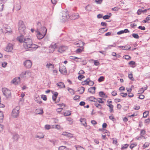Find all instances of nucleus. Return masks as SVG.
Returning a JSON list of instances; mask_svg holds the SVG:
<instances>
[{"label":"nucleus","mask_w":150,"mask_h":150,"mask_svg":"<svg viewBox=\"0 0 150 150\" xmlns=\"http://www.w3.org/2000/svg\"><path fill=\"white\" fill-rule=\"evenodd\" d=\"M57 85L60 88H65V85L64 83L62 82H59L57 83Z\"/></svg>","instance_id":"23"},{"label":"nucleus","mask_w":150,"mask_h":150,"mask_svg":"<svg viewBox=\"0 0 150 150\" xmlns=\"http://www.w3.org/2000/svg\"><path fill=\"white\" fill-rule=\"evenodd\" d=\"M82 83L83 85H88V81L86 80L82 82Z\"/></svg>","instance_id":"56"},{"label":"nucleus","mask_w":150,"mask_h":150,"mask_svg":"<svg viewBox=\"0 0 150 150\" xmlns=\"http://www.w3.org/2000/svg\"><path fill=\"white\" fill-rule=\"evenodd\" d=\"M35 32L36 33V36L38 39H41L43 38L45 35H44V34L43 33H41L40 32L38 31H36Z\"/></svg>","instance_id":"12"},{"label":"nucleus","mask_w":150,"mask_h":150,"mask_svg":"<svg viewBox=\"0 0 150 150\" xmlns=\"http://www.w3.org/2000/svg\"><path fill=\"white\" fill-rule=\"evenodd\" d=\"M41 98L44 100H47V97L46 95H42L41 96Z\"/></svg>","instance_id":"51"},{"label":"nucleus","mask_w":150,"mask_h":150,"mask_svg":"<svg viewBox=\"0 0 150 150\" xmlns=\"http://www.w3.org/2000/svg\"><path fill=\"white\" fill-rule=\"evenodd\" d=\"M35 112L37 114L42 115L43 113V109L41 108H39L36 109Z\"/></svg>","instance_id":"17"},{"label":"nucleus","mask_w":150,"mask_h":150,"mask_svg":"<svg viewBox=\"0 0 150 150\" xmlns=\"http://www.w3.org/2000/svg\"><path fill=\"white\" fill-rule=\"evenodd\" d=\"M120 95L123 97H125L127 95V94L126 93H121Z\"/></svg>","instance_id":"64"},{"label":"nucleus","mask_w":150,"mask_h":150,"mask_svg":"<svg viewBox=\"0 0 150 150\" xmlns=\"http://www.w3.org/2000/svg\"><path fill=\"white\" fill-rule=\"evenodd\" d=\"M97 102H98L99 103H104L102 98H98L97 99Z\"/></svg>","instance_id":"62"},{"label":"nucleus","mask_w":150,"mask_h":150,"mask_svg":"<svg viewBox=\"0 0 150 150\" xmlns=\"http://www.w3.org/2000/svg\"><path fill=\"white\" fill-rule=\"evenodd\" d=\"M99 95L100 96L103 97H105V94L102 91H100L99 93Z\"/></svg>","instance_id":"43"},{"label":"nucleus","mask_w":150,"mask_h":150,"mask_svg":"<svg viewBox=\"0 0 150 150\" xmlns=\"http://www.w3.org/2000/svg\"><path fill=\"white\" fill-rule=\"evenodd\" d=\"M3 32L6 33H11L12 31L10 27L7 26L6 27L4 28L3 29Z\"/></svg>","instance_id":"15"},{"label":"nucleus","mask_w":150,"mask_h":150,"mask_svg":"<svg viewBox=\"0 0 150 150\" xmlns=\"http://www.w3.org/2000/svg\"><path fill=\"white\" fill-rule=\"evenodd\" d=\"M129 146V145L127 144H125L122 146L121 149L122 150L126 149Z\"/></svg>","instance_id":"38"},{"label":"nucleus","mask_w":150,"mask_h":150,"mask_svg":"<svg viewBox=\"0 0 150 150\" xmlns=\"http://www.w3.org/2000/svg\"><path fill=\"white\" fill-rule=\"evenodd\" d=\"M34 100L39 104H40L42 103V101L40 97L39 96V95L37 94H36L35 96Z\"/></svg>","instance_id":"14"},{"label":"nucleus","mask_w":150,"mask_h":150,"mask_svg":"<svg viewBox=\"0 0 150 150\" xmlns=\"http://www.w3.org/2000/svg\"><path fill=\"white\" fill-rule=\"evenodd\" d=\"M67 149L66 147L63 146H61L58 148V150H67Z\"/></svg>","instance_id":"36"},{"label":"nucleus","mask_w":150,"mask_h":150,"mask_svg":"<svg viewBox=\"0 0 150 150\" xmlns=\"http://www.w3.org/2000/svg\"><path fill=\"white\" fill-rule=\"evenodd\" d=\"M80 121L81 122V124L84 126L86 125V119L84 118H81L80 119Z\"/></svg>","instance_id":"22"},{"label":"nucleus","mask_w":150,"mask_h":150,"mask_svg":"<svg viewBox=\"0 0 150 150\" xmlns=\"http://www.w3.org/2000/svg\"><path fill=\"white\" fill-rule=\"evenodd\" d=\"M13 138L14 140L17 141L19 138V135L17 134L13 136Z\"/></svg>","instance_id":"45"},{"label":"nucleus","mask_w":150,"mask_h":150,"mask_svg":"<svg viewBox=\"0 0 150 150\" xmlns=\"http://www.w3.org/2000/svg\"><path fill=\"white\" fill-rule=\"evenodd\" d=\"M58 95V93L57 92H55L53 95L52 96V99L54 101L55 103H57L59 102L60 101V98L59 99L57 100H56V99L57 98V97Z\"/></svg>","instance_id":"13"},{"label":"nucleus","mask_w":150,"mask_h":150,"mask_svg":"<svg viewBox=\"0 0 150 150\" xmlns=\"http://www.w3.org/2000/svg\"><path fill=\"white\" fill-rule=\"evenodd\" d=\"M67 137H68L72 138L73 137V134L70 133L69 132H68L67 134Z\"/></svg>","instance_id":"53"},{"label":"nucleus","mask_w":150,"mask_h":150,"mask_svg":"<svg viewBox=\"0 0 150 150\" xmlns=\"http://www.w3.org/2000/svg\"><path fill=\"white\" fill-rule=\"evenodd\" d=\"M128 77L132 80H134V79L133 78L132 74H130L128 75Z\"/></svg>","instance_id":"61"},{"label":"nucleus","mask_w":150,"mask_h":150,"mask_svg":"<svg viewBox=\"0 0 150 150\" xmlns=\"http://www.w3.org/2000/svg\"><path fill=\"white\" fill-rule=\"evenodd\" d=\"M63 108H58L56 109V110L57 112L59 113H60V112H61L62 110H63Z\"/></svg>","instance_id":"54"},{"label":"nucleus","mask_w":150,"mask_h":150,"mask_svg":"<svg viewBox=\"0 0 150 150\" xmlns=\"http://www.w3.org/2000/svg\"><path fill=\"white\" fill-rule=\"evenodd\" d=\"M23 64L24 66L28 68H30L32 66V63L30 60H26L24 62Z\"/></svg>","instance_id":"9"},{"label":"nucleus","mask_w":150,"mask_h":150,"mask_svg":"<svg viewBox=\"0 0 150 150\" xmlns=\"http://www.w3.org/2000/svg\"><path fill=\"white\" fill-rule=\"evenodd\" d=\"M13 45L11 44H8L6 47V50L7 52H11L13 50Z\"/></svg>","instance_id":"16"},{"label":"nucleus","mask_w":150,"mask_h":150,"mask_svg":"<svg viewBox=\"0 0 150 150\" xmlns=\"http://www.w3.org/2000/svg\"><path fill=\"white\" fill-rule=\"evenodd\" d=\"M112 139L113 140V143L114 144L117 145L118 144L117 140L115 138H113Z\"/></svg>","instance_id":"52"},{"label":"nucleus","mask_w":150,"mask_h":150,"mask_svg":"<svg viewBox=\"0 0 150 150\" xmlns=\"http://www.w3.org/2000/svg\"><path fill=\"white\" fill-rule=\"evenodd\" d=\"M85 78V76H84L82 75H79L78 76V79L80 80H81V79Z\"/></svg>","instance_id":"50"},{"label":"nucleus","mask_w":150,"mask_h":150,"mask_svg":"<svg viewBox=\"0 0 150 150\" xmlns=\"http://www.w3.org/2000/svg\"><path fill=\"white\" fill-rule=\"evenodd\" d=\"M19 109V107L17 106L13 110L11 113V116L13 117L16 118L18 116Z\"/></svg>","instance_id":"4"},{"label":"nucleus","mask_w":150,"mask_h":150,"mask_svg":"<svg viewBox=\"0 0 150 150\" xmlns=\"http://www.w3.org/2000/svg\"><path fill=\"white\" fill-rule=\"evenodd\" d=\"M4 115L2 112L0 111V122L3 121Z\"/></svg>","instance_id":"33"},{"label":"nucleus","mask_w":150,"mask_h":150,"mask_svg":"<svg viewBox=\"0 0 150 150\" xmlns=\"http://www.w3.org/2000/svg\"><path fill=\"white\" fill-rule=\"evenodd\" d=\"M31 72L29 71H23L20 75L21 77H25L28 78L31 76Z\"/></svg>","instance_id":"6"},{"label":"nucleus","mask_w":150,"mask_h":150,"mask_svg":"<svg viewBox=\"0 0 150 150\" xmlns=\"http://www.w3.org/2000/svg\"><path fill=\"white\" fill-rule=\"evenodd\" d=\"M69 18L70 16L68 12H64L60 19L61 21L64 22L67 21Z\"/></svg>","instance_id":"5"},{"label":"nucleus","mask_w":150,"mask_h":150,"mask_svg":"<svg viewBox=\"0 0 150 150\" xmlns=\"http://www.w3.org/2000/svg\"><path fill=\"white\" fill-rule=\"evenodd\" d=\"M71 114V112L69 110H67L65 111L64 113V115L65 116H67L70 115Z\"/></svg>","instance_id":"32"},{"label":"nucleus","mask_w":150,"mask_h":150,"mask_svg":"<svg viewBox=\"0 0 150 150\" xmlns=\"http://www.w3.org/2000/svg\"><path fill=\"white\" fill-rule=\"evenodd\" d=\"M117 47L118 48H121L122 50H125L130 49L131 48L130 46L128 45H126L125 46H118Z\"/></svg>","instance_id":"18"},{"label":"nucleus","mask_w":150,"mask_h":150,"mask_svg":"<svg viewBox=\"0 0 150 150\" xmlns=\"http://www.w3.org/2000/svg\"><path fill=\"white\" fill-rule=\"evenodd\" d=\"M95 89L96 88L94 87H91L88 89V91L90 93L93 94L95 93Z\"/></svg>","instance_id":"26"},{"label":"nucleus","mask_w":150,"mask_h":150,"mask_svg":"<svg viewBox=\"0 0 150 150\" xmlns=\"http://www.w3.org/2000/svg\"><path fill=\"white\" fill-rule=\"evenodd\" d=\"M29 35H27L26 37L23 36V46L25 49L29 48L30 51H35L38 47V45L33 44L32 40L28 37Z\"/></svg>","instance_id":"2"},{"label":"nucleus","mask_w":150,"mask_h":150,"mask_svg":"<svg viewBox=\"0 0 150 150\" xmlns=\"http://www.w3.org/2000/svg\"><path fill=\"white\" fill-rule=\"evenodd\" d=\"M132 36L134 38L136 39H138L139 38V36L137 34L133 33L132 34Z\"/></svg>","instance_id":"49"},{"label":"nucleus","mask_w":150,"mask_h":150,"mask_svg":"<svg viewBox=\"0 0 150 150\" xmlns=\"http://www.w3.org/2000/svg\"><path fill=\"white\" fill-rule=\"evenodd\" d=\"M94 61V64L96 66H98L100 64L99 62L96 60H93Z\"/></svg>","instance_id":"58"},{"label":"nucleus","mask_w":150,"mask_h":150,"mask_svg":"<svg viewBox=\"0 0 150 150\" xmlns=\"http://www.w3.org/2000/svg\"><path fill=\"white\" fill-rule=\"evenodd\" d=\"M109 14L110 15H106L104 16L103 17V18L104 20H106L109 19L111 16V13H110Z\"/></svg>","instance_id":"37"},{"label":"nucleus","mask_w":150,"mask_h":150,"mask_svg":"<svg viewBox=\"0 0 150 150\" xmlns=\"http://www.w3.org/2000/svg\"><path fill=\"white\" fill-rule=\"evenodd\" d=\"M77 150H85L84 149L83 147L80 146H75Z\"/></svg>","instance_id":"34"},{"label":"nucleus","mask_w":150,"mask_h":150,"mask_svg":"<svg viewBox=\"0 0 150 150\" xmlns=\"http://www.w3.org/2000/svg\"><path fill=\"white\" fill-rule=\"evenodd\" d=\"M107 106H108L110 108V112H113V106L112 105L111 103H108L107 104Z\"/></svg>","instance_id":"28"},{"label":"nucleus","mask_w":150,"mask_h":150,"mask_svg":"<svg viewBox=\"0 0 150 150\" xmlns=\"http://www.w3.org/2000/svg\"><path fill=\"white\" fill-rule=\"evenodd\" d=\"M149 142H145V144L143 146V149H144L146 148L149 146Z\"/></svg>","instance_id":"39"},{"label":"nucleus","mask_w":150,"mask_h":150,"mask_svg":"<svg viewBox=\"0 0 150 150\" xmlns=\"http://www.w3.org/2000/svg\"><path fill=\"white\" fill-rule=\"evenodd\" d=\"M146 133V131L144 129H142L140 132V135L141 136H142V137H144L143 135L145 134Z\"/></svg>","instance_id":"40"},{"label":"nucleus","mask_w":150,"mask_h":150,"mask_svg":"<svg viewBox=\"0 0 150 150\" xmlns=\"http://www.w3.org/2000/svg\"><path fill=\"white\" fill-rule=\"evenodd\" d=\"M137 145V144L136 143H134V144H131L130 146V148L132 149L135 146H136Z\"/></svg>","instance_id":"59"},{"label":"nucleus","mask_w":150,"mask_h":150,"mask_svg":"<svg viewBox=\"0 0 150 150\" xmlns=\"http://www.w3.org/2000/svg\"><path fill=\"white\" fill-rule=\"evenodd\" d=\"M20 79L19 77H16L14 78L11 81V83L15 85H17L20 83Z\"/></svg>","instance_id":"11"},{"label":"nucleus","mask_w":150,"mask_h":150,"mask_svg":"<svg viewBox=\"0 0 150 150\" xmlns=\"http://www.w3.org/2000/svg\"><path fill=\"white\" fill-rule=\"evenodd\" d=\"M104 77L103 76H101L98 79V81L99 82H101L103 81L104 79Z\"/></svg>","instance_id":"47"},{"label":"nucleus","mask_w":150,"mask_h":150,"mask_svg":"<svg viewBox=\"0 0 150 150\" xmlns=\"http://www.w3.org/2000/svg\"><path fill=\"white\" fill-rule=\"evenodd\" d=\"M91 9V6L89 5H88L86 6L85 7V10L87 11H90Z\"/></svg>","instance_id":"35"},{"label":"nucleus","mask_w":150,"mask_h":150,"mask_svg":"<svg viewBox=\"0 0 150 150\" xmlns=\"http://www.w3.org/2000/svg\"><path fill=\"white\" fill-rule=\"evenodd\" d=\"M67 89L68 91L69 92L71 95H73L74 94V91L73 89L69 88H68Z\"/></svg>","instance_id":"31"},{"label":"nucleus","mask_w":150,"mask_h":150,"mask_svg":"<svg viewBox=\"0 0 150 150\" xmlns=\"http://www.w3.org/2000/svg\"><path fill=\"white\" fill-rule=\"evenodd\" d=\"M96 3L97 4H101L103 1V0H94Z\"/></svg>","instance_id":"42"},{"label":"nucleus","mask_w":150,"mask_h":150,"mask_svg":"<svg viewBox=\"0 0 150 150\" xmlns=\"http://www.w3.org/2000/svg\"><path fill=\"white\" fill-rule=\"evenodd\" d=\"M123 59H125L127 60H129L130 59H131V58L130 57L127 55H126L124 56L123 57Z\"/></svg>","instance_id":"41"},{"label":"nucleus","mask_w":150,"mask_h":150,"mask_svg":"<svg viewBox=\"0 0 150 150\" xmlns=\"http://www.w3.org/2000/svg\"><path fill=\"white\" fill-rule=\"evenodd\" d=\"M59 70L62 74H65L67 72L66 67L64 66H60L59 68Z\"/></svg>","instance_id":"10"},{"label":"nucleus","mask_w":150,"mask_h":150,"mask_svg":"<svg viewBox=\"0 0 150 150\" xmlns=\"http://www.w3.org/2000/svg\"><path fill=\"white\" fill-rule=\"evenodd\" d=\"M71 19H77L79 17V14L77 13H74L70 17Z\"/></svg>","instance_id":"24"},{"label":"nucleus","mask_w":150,"mask_h":150,"mask_svg":"<svg viewBox=\"0 0 150 150\" xmlns=\"http://www.w3.org/2000/svg\"><path fill=\"white\" fill-rule=\"evenodd\" d=\"M87 99L88 100V101H93L96 102H97V99L93 96L89 97Z\"/></svg>","instance_id":"27"},{"label":"nucleus","mask_w":150,"mask_h":150,"mask_svg":"<svg viewBox=\"0 0 150 150\" xmlns=\"http://www.w3.org/2000/svg\"><path fill=\"white\" fill-rule=\"evenodd\" d=\"M67 49V47L62 46L59 47L58 49V52L60 53H62L64 51Z\"/></svg>","instance_id":"19"},{"label":"nucleus","mask_w":150,"mask_h":150,"mask_svg":"<svg viewBox=\"0 0 150 150\" xmlns=\"http://www.w3.org/2000/svg\"><path fill=\"white\" fill-rule=\"evenodd\" d=\"M18 30L20 33L22 34V35L17 37V40L20 42L23 41V36L26 37L29 35V34L27 32L26 30V27L23 21L21 20L19 21L18 23Z\"/></svg>","instance_id":"1"},{"label":"nucleus","mask_w":150,"mask_h":150,"mask_svg":"<svg viewBox=\"0 0 150 150\" xmlns=\"http://www.w3.org/2000/svg\"><path fill=\"white\" fill-rule=\"evenodd\" d=\"M3 4L2 3V1H0V11L3 10Z\"/></svg>","instance_id":"46"},{"label":"nucleus","mask_w":150,"mask_h":150,"mask_svg":"<svg viewBox=\"0 0 150 150\" xmlns=\"http://www.w3.org/2000/svg\"><path fill=\"white\" fill-rule=\"evenodd\" d=\"M57 47V45L55 43H52L50 45L49 48V52L52 53L54 51L55 49Z\"/></svg>","instance_id":"8"},{"label":"nucleus","mask_w":150,"mask_h":150,"mask_svg":"<svg viewBox=\"0 0 150 150\" xmlns=\"http://www.w3.org/2000/svg\"><path fill=\"white\" fill-rule=\"evenodd\" d=\"M46 67L48 69L50 68L53 69L54 68V65L52 64L47 62L46 65Z\"/></svg>","instance_id":"20"},{"label":"nucleus","mask_w":150,"mask_h":150,"mask_svg":"<svg viewBox=\"0 0 150 150\" xmlns=\"http://www.w3.org/2000/svg\"><path fill=\"white\" fill-rule=\"evenodd\" d=\"M58 71L56 69H54L52 70V73L54 76H56L57 74Z\"/></svg>","instance_id":"48"},{"label":"nucleus","mask_w":150,"mask_h":150,"mask_svg":"<svg viewBox=\"0 0 150 150\" xmlns=\"http://www.w3.org/2000/svg\"><path fill=\"white\" fill-rule=\"evenodd\" d=\"M85 88L83 87H81L79 88L78 91L81 94H82L84 92Z\"/></svg>","instance_id":"30"},{"label":"nucleus","mask_w":150,"mask_h":150,"mask_svg":"<svg viewBox=\"0 0 150 150\" xmlns=\"http://www.w3.org/2000/svg\"><path fill=\"white\" fill-rule=\"evenodd\" d=\"M13 8L17 11L19 10L21 8V6L20 4H16L14 6Z\"/></svg>","instance_id":"21"},{"label":"nucleus","mask_w":150,"mask_h":150,"mask_svg":"<svg viewBox=\"0 0 150 150\" xmlns=\"http://www.w3.org/2000/svg\"><path fill=\"white\" fill-rule=\"evenodd\" d=\"M46 28L44 26H42L41 23L40 22H38L37 25V28L36 31H38L41 33H43L44 35H46L47 33Z\"/></svg>","instance_id":"3"},{"label":"nucleus","mask_w":150,"mask_h":150,"mask_svg":"<svg viewBox=\"0 0 150 150\" xmlns=\"http://www.w3.org/2000/svg\"><path fill=\"white\" fill-rule=\"evenodd\" d=\"M57 106H58L60 108L63 107V108L65 107V105L64 104L62 103V104H59L57 105Z\"/></svg>","instance_id":"60"},{"label":"nucleus","mask_w":150,"mask_h":150,"mask_svg":"<svg viewBox=\"0 0 150 150\" xmlns=\"http://www.w3.org/2000/svg\"><path fill=\"white\" fill-rule=\"evenodd\" d=\"M109 118L110 119L112 120L113 121H114L115 119L112 115H111L109 116Z\"/></svg>","instance_id":"57"},{"label":"nucleus","mask_w":150,"mask_h":150,"mask_svg":"<svg viewBox=\"0 0 150 150\" xmlns=\"http://www.w3.org/2000/svg\"><path fill=\"white\" fill-rule=\"evenodd\" d=\"M7 64L6 62H3L2 63V66L4 68H5Z\"/></svg>","instance_id":"63"},{"label":"nucleus","mask_w":150,"mask_h":150,"mask_svg":"<svg viewBox=\"0 0 150 150\" xmlns=\"http://www.w3.org/2000/svg\"><path fill=\"white\" fill-rule=\"evenodd\" d=\"M149 114V112L148 111H145L143 113V117H146Z\"/></svg>","instance_id":"44"},{"label":"nucleus","mask_w":150,"mask_h":150,"mask_svg":"<svg viewBox=\"0 0 150 150\" xmlns=\"http://www.w3.org/2000/svg\"><path fill=\"white\" fill-rule=\"evenodd\" d=\"M45 135L42 133H38L36 136V137L39 139L43 138L44 137Z\"/></svg>","instance_id":"25"},{"label":"nucleus","mask_w":150,"mask_h":150,"mask_svg":"<svg viewBox=\"0 0 150 150\" xmlns=\"http://www.w3.org/2000/svg\"><path fill=\"white\" fill-rule=\"evenodd\" d=\"M95 105L97 108H98L99 109H101L102 108L101 107V105L99 104L95 103Z\"/></svg>","instance_id":"55"},{"label":"nucleus","mask_w":150,"mask_h":150,"mask_svg":"<svg viewBox=\"0 0 150 150\" xmlns=\"http://www.w3.org/2000/svg\"><path fill=\"white\" fill-rule=\"evenodd\" d=\"M2 92L3 94L6 97L8 98L11 95L10 91L6 88H2Z\"/></svg>","instance_id":"7"},{"label":"nucleus","mask_w":150,"mask_h":150,"mask_svg":"<svg viewBox=\"0 0 150 150\" xmlns=\"http://www.w3.org/2000/svg\"><path fill=\"white\" fill-rule=\"evenodd\" d=\"M129 64L130 65L131 67L132 68H134L136 66V63L135 62L131 61L129 63Z\"/></svg>","instance_id":"29"}]
</instances>
